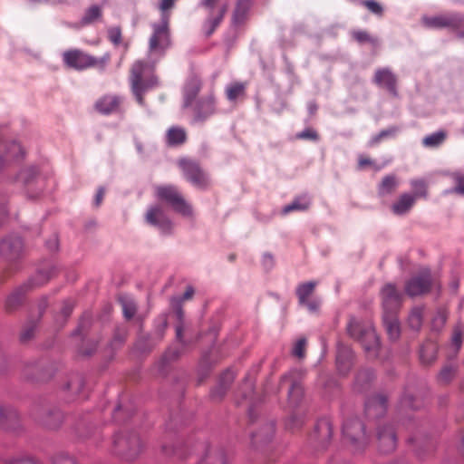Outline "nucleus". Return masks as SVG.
<instances>
[{
    "label": "nucleus",
    "mask_w": 464,
    "mask_h": 464,
    "mask_svg": "<svg viewBox=\"0 0 464 464\" xmlns=\"http://www.w3.org/2000/svg\"><path fill=\"white\" fill-rule=\"evenodd\" d=\"M129 81L137 102L143 105L144 93L158 85L154 65L147 61L137 60L130 67Z\"/></svg>",
    "instance_id": "nucleus-1"
},
{
    "label": "nucleus",
    "mask_w": 464,
    "mask_h": 464,
    "mask_svg": "<svg viewBox=\"0 0 464 464\" xmlns=\"http://www.w3.org/2000/svg\"><path fill=\"white\" fill-rule=\"evenodd\" d=\"M56 272L57 268L53 266H48L46 268H41L27 284L16 288L7 296L5 303V313L12 314L16 311L23 304L25 292L28 289L46 284L53 276H54Z\"/></svg>",
    "instance_id": "nucleus-2"
},
{
    "label": "nucleus",
    "mask_w": 464,
    "mask_h": 464,
    "mask_svg": "<svg viewBox=\"0 0 464 464\" xmlns=\"http://www.w3.org/2000/svg\"><path fill=\"white\" fill-rule=\"evenodd\" d=\"M111 61V54L104 53L102 57L92 56L80 49H70L63 53V62L70 69L83 71L95 67L103 71Z\"/></svg>",
    "instance_id": "nucleus-3"
},
{
    "label": "nucleus",
    "mask_w": 464,
    "mask_h": 464,
    "mask_svg": "<svg viewBox=\"0 0 464 464\" xmlns=\"http://www.w3.org/2000/svg\"><path fill=\"white\" fill-rule=\"evenodd\" d=\"M113 448L116 454L130 462L142 453L144 445L137 432L123 431L116 435Z\"/></svg>",
    "instance_id": "nucleus-4"
},
{
    "label": "nucleus",
    "mask_w": 464,
    "mask_h": 464,
    "mask_svg": "<svg viewBox=\"0 0 464 464\" xmlns=\"http://www.w3.org/2000/svg\"><path fill=\"white\" fill-rule=\"evenodd\" d=\"M155 193L158 199L168 204L177 213L185 217L192 216V207L187 202L178 187L174 185H160L156 187Z\"/></svg>",
    "instance_id": "nucleus-5"
},
{
    "label": "nucleus",
    "mask_w": 464,
    "mask_h": 464,
    "mask_svg": "<svg viewBox=\"0 0 464 464\" xmlns=\"http://www.w3.org/2000/svg\"><path fill=\"white\" fill-rule=\"evenodd\" d=\"M347 331L351 337L360 341L370 355L376 356L380 345L379 337L375 330L371 326H362L354 318L350 319Z\"/></svg>",
    "instance_id": "nucleus-6"
},
{
    "label": "nucleus",
    "mask_w": 464,
    "mask_h": 464,
    "mask_svg": "<svg viewBox=\"0 0 464 464\" xmlns=\"http://www.w3.org/2000/svg\"><path fill=\"white\" fill-rule=\"evenodd\" d=\"M151 28L149 49L151 53L163 55L171 45L169 14H163L160 22L152 24Z\"/></svg>",
    "instance_id": "nucleus-7"
},
{
    "label": "nucleus",
    "mask_w": 464,
    "mask_h": 464,
    "mask_svg": "<svg viewBox=\"0 0 464 464\" xmlns=\"http://www.w3.org/2000/svg\"><path fill=\"white\" fill-rule=\"evenodd\" d=\"M178 167L185 179L194 187L205 189L210 185V179L198 161L188 158H181L178 160Z\"/></svg>",
    "instance_id": "nucleus-8"
},
{
    "label": "nucleus",
    "mask_w": 464,
    "mask_h": 464,
    "mask_svg": "<svg viewBox=\"0 0 464 464\" xmlns=\"http://www.w3.org/2000/svg\"><path fill=\"white\" fill-rule=\"evenodd\" d=\"M343 435L355 451L362 450L369 443L364 426L357 418L347 420L343 423Z\"/></svg>",
    "instance_id": "nucleus-9"
},
{
    "label": "nucleus",
    "mask_w": 464,
    "mask_h": 464,
    "mask_svg": "<svg viewBox=\"0 0 464 464\" xmlns=\"http://www.w3.org/2000/svg\"><path fill=\"white\" fill-rule=\"evenodd\" d=\"M194 122H205L217 111V99L214 91L198 98L190 106Z\"/></svg>",
    "instance_id": "nucleus-10"
},
{
    "label": "nucleus",
    "mask_w": 464,
    "mask_h": 464,
    "mask_svg": "<svg viewBox=\"0 0 464 464\" xmlns=\"http://www.w3.org/2000/svg\"><path fill=\"white\" fill-rule=\"evenodd\" d=\"M218 0H201L200 6L207 10L208 17L204 23L206 35L210 36L219 26L227 13V5L218 6Z\"/></svg>",
    "instance_id": "nucleus-11"
},
{
    "label": "nucleus",
    "mask_w": 464,
    "mask_h": 464,
    "mask_svg": "<svg viewBox=\"0 0 464 464\" xmlns=\"http://www.w3.org/2000/svg\"><path fill=\"white\" fill-rule=\"evenodd\" d=\"M423 24L429 28L459 29L464 26V14H447L437 16H425L422 18Z\"/></svg>",
    "instance_id": "nucleus-12"
},
{
    "label": "nucleus",
    "mask_w": 464,
    "mask_h": 464,
    "mask_svg": "<svg viewBox=\"0 0 464 464\" xmlns=\"http://www.w3.org/2000/svg\"><path fill=\"white\" fill-rule=\"evenodd\" d=\"M432 285L430 271L428 268L420 270L419 275L409 280L405 286L406 293L411 296L426 294Z\"/></svg>",
    "instance_id": "nucleus-13"
},
{
    "label": "nucleus",
    "mask_w": 464,
    "mask_h": 464,
    "mask_svg": "<svg viewBox=\"0 0 464 464\" xmlns=\"http://www.w3.org/2000/svg\"><path fill=\"white\" fill-rule=\"evenodd\" d=\"M316 285V281H309L298 285L295 290L299 304L305 306L311 312L317 311L321 304L319 299L313 298Z\"/></svg>",
    "instance_id": "nucleus-14"
},
{
    "label": "nucleus",
    "mask_w": 464,
    "mask_h": 464,
    "mask_svg": "<svg viewBox=\"0 0 464 464\" xmlns=\"http://www.w3.org/2000/svg\"><path fill=\"white\" fill-rule=\"evenodd\" d=\"M145 221L156 227L162 233H170L172 229V222L167 216L163 208L160 205L150 206L145 214Z\"/></svg>",
    "instance_id": "nucleus-15"
},
{
    "label": "nucleus",
    "mask_w": 464,
    "mask_h": 464,
    "mask_svg": "<svg viewBox=\"0 0 464 464\" xmlns=\"http://www.w3.org/2000/svg\"><path fill=\"white\" fill-rule=\"evenodd\" d=\"M383 314H397L401 305L402 295L392 284L383 286L381 292Z\"/></svg>",
    "instance_id": "nucleus-16"
},
{
    "label": "nucleus",
    "mask_w": 464,
    "mask_h": 464,
    "mask_svg": "<svg viewBox=\"0 0 464 464\" xmlns=\"http://www.w3.org/2000/svg\"><path fill=\"white\" fill-rule=\"evenodd\" d=\"M24 249L22 239L17 236H9L0 241V256L7 261L18 259Z\"/></svg>",
    "instance_id": "nucleus-17"
},
{
    "label": "nucleus",
    "mask_w": 464,
    "mask_h": 464,
    "mask_svg": "<svg viewBox=\"0 0 464 464\" xmlns=\"http://www.w3.org/2000/svg\"><path fill=\"white\" fill-rule=\"evenodd\" d=\"M301 372L293 371L285 375L281 380V385L289 384L288 397L291 404H297L304 394V390L300 382Z\"/></svg>",
    "instance_id": "nucleus-18"
},
{
    "label": "nucleus",
    "mask_w": 464,
    "mask_h": 464,
    "mask_svg": "<svg viewBox=\"0 0 464 464\" xmlns=\"http://www.w3.org/2000/svg\"><path fill=\"white\" fill-rule=\"evenodd\" d=\"M24 149L16 141L3 140L0 142V169L5 164L11 163L22 158Z\"/></svg>",
    "instance_id": "nucleus-19"
},
{
    "label": "nucleus",
    "mask_w": 464,
    "mask_h": 464,
    "mask_svg": "<svg viewBox=\"0 0 464 464\" xmlns=\"http://www.w3.org/2000/svg\"><path fill=\"white\" fill-rule=\"evenodd\" d=\"M376 436L380 451L388 454L395 450L396 434L392 426L378 427Z\"/></svg>",
    "instance_id": "nucleus-20"
},
{
    "label": "nucleus",
    "mask_w": 464,
    "mask_h": 464,
    "mask_svg": "<svg viewBox=\"0 0 464 464\" xmlns=\"http://www.w3.org/2000/svg\"><path fill=\"white\" fill-rule=\"evenodd\" d=\"M333 433L332 424L328 420H320L311 435V441L318 444L320 450H324L330 444Z\"/></svg>",
    "instance_id": "nucleus-21"
},
{
    "label": "nucleus",
    "mask_w": 464,
    "mask_h": 464,
    "mask_svg": "<svg viewBox=\"0 0 464 464\" xmlns=\"http://www.w3.org/2000/svg\"><path fill=\"white\" fill-rule=\"evenodd\" d=\"M373 82L378 86L386 89L392 96L398 95L397 77L389 68H379L376 70Z\"/></svg>",
    "instance_id": "nucleus-22"
},
{
    "label": "nucleus",
    "mask_w": 464,
    "mask_h": 464,
    "mask_svg": "<svg viewBox=\"0 0 464 464\" xmlns=\"http://www.w3.org/2000/svg\"><path fill=\"white\" fill-rule=\"evenodd\" d=\"M122 103V98L115 94H105L99 98L95 104V110L102 114L117 112Z\"/></svg>",
    "instance_id": "nucleus-23"
},
{
    "label": "nucleus",
    "mask_w": 464,
    "mask_h": 464,
    "mask_svg": "<svg viewBox=\"0 0 464 464\" xmlns=\"http://www.w3.org/2000/svg\"><path fill=\"white\" fill-rule=\"evenodd\" d=\"M387 399L382 394L374 395L365 402V414L368 418H379L386 412Z\"/></svg>",
    "instance_id": "nucleus-24"
},
{
    "label": "nucleus",
    "mask_w": 464,
    "mask_h": 464,
    "mask_svg": "<svg viewBox=\"0 0 464 464\" xmlns=\"http://www.w3.org/2000/svg\"><path fill=\"white\" fill-rule=\"evenodd\" d=\"M353 354L350 347L342 343L338 344L336 364L341 374H346L353 365Z\"/></svg>",
    "instance_id": "nucleus-25"
},
{
    "label": "nucleus",
    "mask_w": 464,
    "mask_h": 464,
    "mask_svg": "<svg viewBox=\"0 0 464 464\" xmlns=\"http://www.w3.org/2000/svg\"><path fill=\"white\" fill-rule=\"evenodd\" d=\"M234 379L235 372L233 371L227 370L224 372L219 378L218 385L211 391L212 399L221 400L234 382Z\"/></svg>",
    "instance_id": "nucleus-26"
},
{
    "label": "nucleus",
    "mask_w": 464,
    "mask_h": 464,
    "mask_svg": "<svg viewBox=\"0 0 464 464\" xmlns=\"http://www.w3.org/2000/svg\"><path fill=\"white\" fill-rule=\"evenodd\" d=\"M201 87H202V82L197 77L191 78L187 82V84L184 88V93H183V97H184L183 106L185 108L190 107L192 105V103H194V102L196 101L195 100L196 97L198 96V94L199 93V92L201 90Z\"/></svg>",
    "instance_id": "nucleus-27"
},
{
    "label": "nucleus",
    "mask_w": 464,
    "mask_h": 464,
    "mask_svg": "<svg viewBox=\"0 0 464 464\" xmlns=\"http://www.w3.org/2000/svg\"><path fill=\"white\" fill-rule=\"evenodd\" d=\"M187 130L179 126H172L166 132V142L169 147H179L187 142Z\"/></svg>",
    "instance_id": "nucleus-28"
},
{
    "label": "nucleus",
    "mask_w": 464,
    "mask_h": 464,
    "mask_svg": "<svg viewBox=\"0 0 464 464\" xmlns=\"http://www.w3.org/2000/svg\"><path fill=\"white\" fill-rule=\"evenodd\" d=\"M415 197L411 194H401L392 204V210L395 215L401 216L408 213L415 204Z\"/></svg>",
    "instance_id": "nucleus-29"
},
{
    "label": "nucleus",
    "mask_w": 464,
    "mask_h": 464,
    "mask_svg": "<svg viewBox=\"0 0 464 464\" xmlns=\"http://www.w3.org/2000/svg\"><path fill=\"white\" fill-rule=\"evenodd\" d=\"M252 0H237L235 4L232 19L237 24L244 23L252 6Z\"/></svg>",
    "instance_id": "nucleus-30"
},
{
    "label": "nucleus",
    "mask_w": 464,
    "mask_h": 464,
    "mask_svg": "<svg viewBox=\"0 0 464 464\" xmlns=\"http://www.w3.org/2000/svg\"><path fill=\"white\" fill-rule=\"evenodd\" d=\"M383 324L392 340H397L401 334L397 314H383Z\"/></svg>",
    "instance_id": "nucleus-31"
},
{
    "label": "nucleus",
    "mask_w": 464,
    "mask_h": 464,
    "mask_svg": "<svg viewBox=\"0 0 464 464\" xmlns=\"http://www.w3.org/2000/svg\"><path fill=\"white\" fill-rule=\"evenodd\" d=\"M311 198L307 195L296 197L292 203L283 208V214L286 215L293 211H305L310 208Z\"/></svg>",
    "instance_id": "nucleus-32"
},
{
    "label": "nucleus",
    "mask_w": 464,
    "mask_h": 464,
    "mask_svg": "<svg viewBox=\"0 0 464 464\" xmlns=\"http://www.w3.org/2000/svg\"><path fill=\"white\" fill-rule=\"evenodd\" d=\"M246 82H235L226 87L225 94L229 102H236L246 94Z\"/></svg>",
    "instance_id": "nucleus-33"
},
{
    "label": "nucleus",
    "mask_w": 464,
    "mask_h": 464,
    "mask_svg": "<svg viewBox=\"0 0 464 464\" xmlns=\"http://www.w3.org/2000/svg\"><path fill=\"white\" fill-rule=\"evenodd\" d=\"M198 464H227V461L222 450L209 448Z\"/></svg>",
    "instance_id": "nucleus-34"
},
{
    "label": "nucleus",
    "mask_w": 464,
    "mask_h": 464,
    "mask_svg": "<svg viewBox=\"0 0 464 464\" xmlns=\"http://www.w3.org/2000/svg\"><path fill=\"white\" fill-rule=\"evenodd\" d=\"M438 352V346L435 343L428 341L420 348V360L425 364H430L435 361Z\"/></svg>",
    "instance_id": "nucleus-35"
},
{
    "label": "nucleus",
    "mask_w": 464,
    "mask_h": 464,
    "mask_svg": "<svg viewBox=\"0 0 464 464\" xmlns=\"http://www.w3.org/2000/svg\"><path fill=\"white\" fill-rule=\"evenodd\" d=\"M398 180L395 175H387L382 178L378 186V193L380 196L392 194L398 187Z\"/></svg>",
    "instance_id": "nucleus-36"
},
{
    "label": "nucleus",
    "mask_w": 464,
    "mask_h": 464,
    "mask_svg": "<svg viewBox=\"0 0 464 464\" xmlns=\"http://www.w3.org/2000/svg\"><path fill=\"white\" fill-rule=\"evenodd\" d=\"M18 420L15 410L10 407H0V425L4 429H11L12 423Z\"/></svg>",
    "instance_id": "nucleus-37"
},
{
    "label": "nucleus",
    "mask_w": 464,
    "mask_h": 464,
    "mask_svg": "<svg viewBox=\"0 0 464 464\" xmlns=\"http://www.w3.org/2000/svg\"><path fill=\"white\" fill-rule=\"evenodd\" d=\"M352 38L360 44H369L372 47H377L379 40L365 30H353L351 33Z\"/></svg>",
    "instance_id": "nucleus-38"
},
{
    "label": "nucleus",
    "mask_w": 464,
    "mask_h": 464,
    "mask_svg": "<svg viewBox=\"0 0 464 464\" xmlns=\"http://www.w3.org/2000/svg\"><path fill=\"white\" fill-rule=\"evenodd\" d=\"M447 138L445 130H439L423 138L422 145L426 148H437L440 146Z\"/></svg>",
    "instance_id": "nucleus-39"
},
{
    "label": "nucleus",
    "mask_w": 464,
    "mask_h": 464,
    "mask_svg": "<svg viewBox=\"0 0 464 464\" xmlns=\"http://www.w3.org/2000/svg\"><path fill=\"white\" fill-rule=\"evenodd\" d=\"M119 301L121 305L124 316L127 319L132 318L137 311L135 302L127 296H121Z\"/></svg>",
    "instance_id": "nucleus-40"
},
{
    "label": "nucleus",
    "mask_w": 464,
    "mask_h": 464,
    "mask_svg": "<svg viewBox=\"0 0 464 464\" xmlns=\"http://www.w3.org/2000/svg\"><path fill=\"white\" fill-rule=\"evenodd\" d=\"M423 309L421 307H414L409 317L408 324L411 328L419 330L422 324Z\"/></svg>",
    "instance_id": "nucleus-41"
},
{
    "label": "nucleus",
    "mask_w": 464,
    "mask_h": 464,
    "mask_svg": "<svg viewBox=\"0 0 464 464\" xmlns=\"http://www.w3.org/2000/svg\"><path fill=\"white\" fill-rule=\"evenodd\" d=\"M17 179L24 183V185H30L33 180H36V182L40 181V178L37 177V171L35 168L29 167L23 169L17 176Z\"/></svg>",
    "instance_id": "nucleus-42"
},
{
    "label": "nucleus",
    "mask_w": 464,
    "mask_h": 464,
    "mask_svg": "<svg viewBox=\"0 0 464 464\" xmlns=\"http://www.w3.org/2000/svg\"><path fill=\"white\" fill-rule=\"evenodd\" d=\"M63 420V414L55 410L53 411L49 412L42 420L43 424L49 429H55L59 426V424Z\"/></svg>",
    "instance_id": "nucleus-43"
},
{
    "label": "nucleus",
    "mask_w": 464,
    "mask_h": 464,
    "mask_svg": "<svg viewBox=\"0 0 464 464\" xmlns=\"http://www.w3.org/2000/svg\"><path fill=\"white\" fill-rule=\"evenodd\" d=\"M411 185L414 190L415 199L419 197L425 198L427 196V184L423 179H413L411 181Z\"/></svg>",
    "instance_id": "nucleus-44"
},
{
    "label": "nucleus",
    "mask_w": 464,
    "mask_h": 464,
    "mask_svg": "<svg viewBox=\"0 0 464 464\" xmlns=\"http://www.w3.org/2000/svg\"><path fill=\"white\" fill-rule=\"evenodd\" d=\"M5 464H41L38 459L28 454L19 455L6 460Z\"/></svg>",
    "instance_id": "nucleus-45"
},
{
    "label": "nucleus",
    "mask_w": 464,
    "mask_h": 464,
    "mask_svg": "<svg viewBox=\"0 0 464 464\" xmlns=\"http://www.w3.org/2000/svg\"><path fill=\"white\" fill-rule=\"evenodd\" d=\"M274 434V426L272 424L266 425L264 428L262 434H254L252 440L254 443L266 442L271 440Z\"/></svg>",
    "instance_id": "nucleus-46"
},
{
    "label": "nucleus",
    "mask_w": 464,
    "mask_h": 464,
    "mask_svg": "<svg viewBox=\"0 0 464 464\" xmlns=\"http://www.w3.org/2000/svg\"><path fill=\"white\" fill-rule=\"evenodd\" d=\"M455 373V368H453L452 366H445L440 372L438 380L440 383L447 384L454 378Z\"/></svg>",
    "instance_id": "nucleus-47"
},
{
    "label": "nucleus",
    "mask_w": 464,
    "mask_h": 464,
    "mask_svg": "<svg viewBox=\"0 0 464 464\" xmlns=\"http://www.w3.org/2000/svg\"><path fill=\"white\" fill-rule=\"evenodd\" d=\"M360 5L366 7L371 13L382 16L383 14V8L382 5L374 0H361Z\"/></svg>",
    "instance_id": "nucleus-48"
},
{
    "label": "nucleus",
    "mask_w": 464,
    "mask_h": 464,
    "mask_svg": "<svg viewBox=\"0 0 464 464\" xmlns=\"http://www.w3.org/2000/svg\"><path fill=\"white\" fill-rule=\"evenodd\" d=\"M102 15V10L97 5L91 6L85 13V15L82 18V22L84 24H91Z\"/></svg>",
    "instance_id": "nucleus-49"
},
{
    "label": "nucleus",
    "mask_w": 464,
    "mask_h": 464,
    "mask_svg": "<svg viewBox=\"0 0 464 464\" xmlns=\"http://www.w3.org/2000/svg\"><path fill=\"white\" fill-rule=\"evenodd\" d=\"M107 33H108V39L114 45H119L121 43L122 35H121V29L120 26L110 27L108 29Z\"/></svg>",
    "instance_id": "nucleus-50"
},
{
    "label": "nucleus",
    "mask_w": 464,
    "mask_h": 464,
    "mask_svg": "<svg viewBox=\"0 0 464 464\" xmlns=\"http://www.w3.org/2000/svg\"><path fill=\"white\" fill-rule=\"evenodd\" d=\"M53 464H77L73 457L64 452H59L53 457Z\"/></svg>",
    "instance_id": "nucleus-51"
},
{
    "label": "nucleus",
    "mask_w": 464,
    "mask_h": 464,
    "mask_svg": "<svg viewBox=\"0 0 464 464\" xmlns=\"http://www.w3.org/2000/svg\"><path fill=\"white\" fill-rule=\"evenodd\" d=\"M83 387L82 379L80 377H74L71 381L68 382L65 390L72 391L74 394L79 393Z\"/></svg>",
    "instance_id": "nucleus-52"
},
{
    "label": "nucleus",
    "mask_w": 464,
    "mask_h": 464,
    "mask_svg": "<svg viewBox=\"0 0 464 464\" xmlns=\"http://www.w3.org/2000/svg\"><path fill=\"white\" fill-rule=\"evenodd\" d=\"M447 321V314L444 311H438L437 314L432 320V327L433 329L439 331L440 328L444 326Z\"/></svg>",
    "instance_id": "nucleus-53"
},
{
    "label": "nucleus",
    "mask_w": 464,
    "mask_h": 464,
    "mask_svg": "<svg viewBox=\"0 0 464 464\" xmlns=\"http://www.w3.org/2000/svg\"><path fill=\"white\" fill-rule=\"evenodd\" d=\"M305 347H306V339L301 338L299 339L294 348L293 354L298 358H304L305 355Z\"/></svg>",
    "instance_id": "nucleus-54"
},
{
    "label": "nucleus",
    "mask_w": 464,
    "mask_h": 464,
    "mask_svg": "<svg viewBox=\"0 0 464 464\" xmlns=\"http://www.w3.org/2000/svg\"><path fill=\"white\" fill-rule=\"evenodd\" d=\"M462 335H463V331H462L461 326H459V325L455 326V328L453 330L451 341H452V344L456 347V350H459L462 344Z\"/></svg>",
    "instance_id": "nucleus-55"
},
{
    "label": "nucleus",
    "mask_w": 464,
    "mask_h": 464,
    "mask_svg": "<svg viewBox=\"0 0 464 464\" xmlns=\"http://www.w3.org/2000/svg\"><path fill=\"white\" fill-rule=\"evenodd\" d=\"M366 167H374L376 170H380L381 167L375 166L372 160H371L369 157L364 155H359L358 157V169H363Z\"/></svg>",
    "instance_id": "nucleus-56"
},
{
    "label": "nucleus",
    "mask_w": 464,
    "mask_h": 464,
    "mask_svg": "<svg viewBox=\"0 0 464 464\" xmlns=\"http://www.w3.org/2000/svg\"><path fill=\"white\" fill-rule=\"evenodd\" d=\"M296 138L300 140H317L319 136L318 133L313 129H305L303 131L296 134Z\"/></svg>",
    "instance_id": "nucleus-57"
},
{
    "label": "nucleus",
    "mask_w": 464,
    "mask_h": 464,
    "mask_svg": "<svg viewBox=\"0 0 464 464\" xmlns=\"http://www.w3.org/2000/svg\"><path fill=\"white\" fill-rule=\"evenodd\" d=\"M35 324H32L24 327L21 333V341L25 343L33 338L34 335Z\"/></svg>",
    "instance_id": "nucleus-58"
},
{
    "label": "nucleus",
    "mask_w": 464,
    "mask_h": 464,
    "mask_svg": "<svg viewBox=\"0 0 464 464\" xmlns=\"http://www.w3.org/2000/svg\"><path fill=\"white\" fill-rule=\"evenodd\" d=\"M74 304L72 300H67L63 303V305L61 309V314L63 319L69 317L73 310Z\"/></svg>",
    "instance_id": "nucleus-59"
},
{
    "label": "nucleus",
    "mask_w": 464,
    "mask_h": 464,
    "mask_svg": "<svg viewBox=\"0 0 464 464\" xmlns=\"http://www.w3.org/2000/svg\"><path fill=\"white\" fill-rule=\"evenodd\" d=\"M175 5V0H161L159 8L161 11L162 14H169L168 11L171 9Z\"/></svg>",
    "instance_id": "nucleus-60"
},
{
    "label": "nucleus",
    "mask_w": 464,
    "mask_h": 464,
    "mask_svg": "<svg viewBox=\"0 0 464 464\" xmlns=\"http://www.w3.org/2000/svg\"><path fill=\"white\" fill-rule=\"evenodd\" d=\"M456 187L451 191L464 195V174L456 176Z\"/></svg>",
    "instance_id": "nucleus-61"
},
{
    "label": "nucleus",
    "mask_w": 464,
    "mask_h": 464,
    "mask_svg": "<svg viewBox=\"0 0 464 464\" xmlns=\"http://www.w3.org/2000/svg\"><path fill=\"white\" fill-rule=\"evenodd\" d=\"M398 131V128L397 127H390L386 130H382V131H380L379 133L382 135V137L383 139L387 138V137H392V136H394Z\"/></svg>",
    "instance_id": "nucleus-62"
},
{
    "label": "nucleus",
    "mask_w": 464,
    "mask_h": 464,
    "mask_svg": "<svg viewBox=\"0 0 464 464\" xmlns=\"http://www.w3.org/2000/svg\"><path fill=\"white\" fill-rule=\"evenodd\" d=\"M105 194V190L102 187L99 188L95 196L94 204L96 207H99L102 200Z\"/></svg>",
    "instance_id": "nucleus-63"
},
{
    "label": "nucleus",
    "mask_w": 464,
    "mask_h": 464,
    "mask_svg": "<svg viewBox=\"0 0 464 464\" xmlns=\"http://www.w3.org/2000/svg\"><path fill=\"white\" fill-rule=\"evenodd\" d=\"M401 404L403 407H406V408H411V409H414V408H417V406H415L413 403H412V397L411 395H407L405 394L401 400Z\"/></svg>",
    "instance_id": "nucleus-64"
}]
</instances>
